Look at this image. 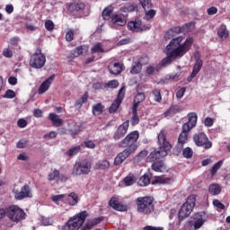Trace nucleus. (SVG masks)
Instances as JSON below:
<instances>
[{"label": "nucleus", "instance_id": "53", "mask_svg": "<svg viewBox=\"0 0 230 230\" xmlns=\"http://www.w3.org/2000/svg\"><path fill=\"white\" fill-rule=\"evenodd\" d=\"M145 17H146V21H150L151 19H154V17H155V10L150 9L149 11H147L146 13Z\"/></svg>", "mask_w": 230, "mask_h": 230}, {"label": "nucleus", "instance_id": "48", "mask_svg": "<svg viewBox=\"0 0 230 230\" xmlns=\"http://www.w3.org/2000/svg\"><path fill=\"white\" fill-rule=\"evenodd\" d=\"M105 50H103V48H102V43H97L95 44L92 49H91V53H104Z\"/></svg>", "mask_w": 230, "mask_h": 230}, {"label": "nucleus", "instance_id": "10", "mask_svg": "<svg viewBox=\"0 0 230 230\" xmlns=\"http://www.w3.org/2000/svg\"><path fill=\"white\" fill-rule=\"evenodd\" d=\"M189 137L190 129L188 128V126H184V128H181V132L178 137V141L174 148L175 155H181V154H182V148H184V145L188 143Z\"/></svg>", "mask_w": 230, "mask_h": 230}, {"label": "nucleus", "instance_id": "25", "mask_svg": "<svg viewBox=\"0 0 230 230\" xmlns=\"http://www.w3.org/2000/svg\"><path fill=\"white\" fill-rule=\"evenodd\" d=\"M151 168L154 172L163 173V172L166 170V165L164 164V161L158 160L156 162H153Z\"/></svg>", "mask_w": 230, "mask_h": 230}, {"label": "nucleus", "instance_id": "3", "mask_svg": "<svg viewBox=\"0 0 230 230\" xmlns=\"http://www.w3.org/2000/svg\"><path fill=\"white\" fill-rule=\"evenodd\" d=\"M196 202L197 196H195V194H191L188 197L186 202L181 205L178 212V221L176 222V226L178 227L181 226L182 220H186V218L191 215Z\"/></svg>", "mask_w": 230, "mask_h": 230}, {"label": "nucleus", "instance_id": "14", "mask_svg": "<svg viewBox=\"0 0 230 230\" xmlns=\"http://www.w3.org/2000/svg\"><path fill=\"white\" fill-rule=\"evenodd\" d=\"M128 127H130V120L127 119L120 124L113 134V139L119 141V139L125 137L127 132H128Z\"/></svg>", "mask_w": 230, "mask_h": 230}, {"label": "nucleus", "instance_id": "49", "mask_svg": "<svg viewBox=\"0 0 230 230\" xmlns=\"http://www.w3.org/2000/svg\"><path fill=\"white\" fill-rule=\"evenodd\" d=\"M102 222H103V217H95L93 219L88 220V224H90V226H92V227L98 226V224H102Z\"/></svg>", "mask_w": 230, "mask_h": 230}, {"label": "nucleus", "instance_id": "39", "mask_svg": "<svg viewBox=\"0 0 230 230\" xmlns=\"http://www.w3.org/2000/svg\"><path fill=\"white\" fill-rule=\"evenodd\" d=\"M137 8V4H128L125 6L120 7V12H123V13H128L129 12H136Z\"/></svg>", "mask_w": 230, "mask_h": 230}, {"label": "nucleus", "instance_id": "15", "mask_svg": "<svg viewBox=\"0 0 230 230\" xmlns=\"http://www.w3.org/2000/svg\"><path fill=\"white\" fill-rule=\"evenodd\" d=\"M206 223V212H197L193 216V227L195 230L200 229Z\"/></svg>", "mask_w": 230, "mask_h": 230}, {"label": "nucleus", "instance_id": "13", "mask_svg": "<svg viewBox=\"0 0 230 230\" xmlns=\"http://www.w3.org/2000/svg\"><path fill=\"white\" fill-rule=\"evenodd\" d=\"M124 98H125V86H122L119 91L117 98L113 101V102L109 108L110 114H114L115 112H118V110L119 109V105H121V102H123Z\"/></svg>", "mask_w": 230, "mask_h": 230}, {"label": "nucleus", "instance_id": "45", "mask_svg": "<svg viewBox=\"0 0 230 230\" xmlns=\"http://www.w3.org/2000/svg\"><path fill=\"white\" fill-rule=\"evenodd\" d=\"M60 177V171L55 169L52 172H49L48 175V180L49 181H55V179H58Z\"/></svg>", "mask_w": 230, "mask_h": 230}, {"label": "nucleus", "instance_id": "60", "mask_svg": "<svg viewBox=\"0 0 230 230\" xmlns=\"http://www.w3.org/2000/svg\"><path fill=\"white\" fill-rule=\"evenodd\" d=\"M148 155V152L146 150H143L137 155V161H143Z\"/></svg>", "mask_w": 230, "mask_h": 230}, {"label": "nucleus", "instance_id": "61", "mask_svg": "<svg viewBox=\"0 0 230 230\" xmlns=\"http://www.w3.org/2000/svg\"><path fill=\"white\" fill-rule=\"evenodd\" d=\"M63 199H66V194H59V195H55L52 197V201L53 202H60V200H63Z\"/></svg>", "mask_w": 230, "mask_h": 230}, {"label": "nucleus", "instance_id": "63", "mask_svg": "<svg viewBox=\"0 0 230 230\" xmlns=\"http://www.w3.org/2000/svg\"><path fill=\"white\" fill-rule=\"evenodd\" d=\"M205 127H211L212 125H214L215 120L213 119H211L210 117H207L205 119Z\"/></svg>", "mask_w": 230, "mask_h": 230}, {"label": "nucleus", "instance_id": "16", "mask_svg": "<svg viewBox=\"0 0 230 230\" xmlns=\"http://www.w3.org/2000/svg\"><path fill=\"white\" fill-rule=\"evenodd\" d=\"M109 206L112 208V209H115V211H128V206L119 203V199L116 197L111 198Z\"/></svg>", "mask_w": 230, "mask_h": 230}, {"label": "nucleus", "instance_id": "19", "mask_svg": "<svg viewBox=\"0 0 230 230\" xmlns=\"http://www.w3.org/2000/svg\"><path fill=\"white\" fill-rule=\"evenodd\" d=\"M53 80H55V75H50L48 79L43 81L39 87L38 93L44 94V93H46V91L51 87V83Z\"/></svg>", "mask_w": 230, "mask_h": 230}, {"label": "nucleus", "instance_id": "33", "mask_svg": "<svg viewBox=\"0 0 230 230\" xmlns=\"http://www.w3.org/2000/svg\"><path fill=\"white\" fill-rule=\"evenodd\" d=\"M150 182H151L150 176L148 175V173H145L138 180V186H140L141 188H145L148 186Z\"/></svg>", "mask_w": 230, "mask_h": 230}, {"label": "nucleus", "instance_id": "18", "mask_svg": "<svg viewBox=\"0 0 230 230\" xmlns=\"http://www.w3.org/2000/svg\"><path fill=\"white\" fill-rule=\"evenodd\" d=\"M108 69L111 73V75H120V73L123 72V64L119 62H111L110 63Z\"/></svg>", "mask_w": 230, "mask_h": 230}, {"label": "nucleus", "instance_id": "58", "mask_svg": "<svg viewBox=\"0 0 230 230\" xmlns=\"http://www.w3.org/2000/svg\"><path fill=\"white\" fill-rule=\"evenodd\" d=\"M175 32H173L172 29L168 30L165 34H164V39L166 40H170V39H172V37H175Z\"/></svg>", "mask_w": 230, "mask_h": 230}, {"label": "nucleus", "instance_id": "20", "mask_svg": "<svg viewBox=\"0 0 230 230\" xmlns=\"http://www.w3.org/2000/svg\"><path fill=\"white\" fill-rule=\"evenodd\" d=\"M173 177H165L164 175L156 176L151 181L152 184H173Z\"/></svg>", "mask_w": 230, "mask_h": 230}, {"label": "nucleus", "instance_id": "59", "mask_svg": "<svg viewBox=\"0 0 230 230\" xmlns=\"http://www.w3.org/2000/svg\"><path fill=\"white\" fill-rule=\"evenodd\" d=\"M17 126H18L20 128H26V127H28V121H26V119H20L17 121Z\"/></svg>", "mask_w": 230, "mask_h": 230}, {"label": "nucleus", "instance_id": "44", "mask_svg": "<svg viewBox=\"0 0 230 230\" xmlns=\"http://www.w3.org/2000/svg\"><path fill=\"white\" fill-rule=\"evenodd\" d=\"M202 66H204V62L202 60L195 61L192 72L196 73V75H199V73H200V69H202Z\"/></svg>", "mask_w": 230, "mask_h": 230}, {"label": "nucleus", "instance_id": "37", "mask_svg": "<svg viewBox=\"0 0 230 230\" xmlns=\"http://www.w3.org/2000/svg\"><path fill=\"white\" fill-rule=\"evenodd\" d=\"M123 182L125 186H132V184L136 183V176H134L132 173H129L123 179Z\"/></svg>", "mask_w": 230, "mask_h": 230}, {"label": "nucleus", "instance_id": "1", "mask_svg": "<svg viewBox=\"0 0 230 230\" xmlns=\"http://www.w3.org/2000/svg\"><path fill=\"white\" fill-rule=\"evenodd\" d=\"M182 36L173 38L170 43L165 47L164 53L166 58H164L160 61V66L162 67H166V66H170L172 62L177 60V58H182L184 55L191 49L193 46V38L188 37L183 43Z\"/></svg>", "mask_w": 230, "mask_h": 230}, {"label": "nucleus", "instance_id": "34", "mask_svg": "<svg viewBox=\"0 0 230 230\" xmlns=\"http://www.w3.org/2000/svg\"><path fill=\"white\" fill-rule=\"evenodd\" d=\"M87 100H89V92H85L83 96L75 102V106L77 109H82V105H84V103H87Z\"/></svg>", "mask_w": 230, "mask_h": 230}, {"label": "nucleus", "instance_id": "28", "mask_svg": "<svg viewBox=\"0 0 230 230\" xmlns=\"http://www.w3.org/2000/svg\"><path fill=\"white\" fill-rule=\"evenodd\" d=\"M217 36L220 39H227L229 37V31L227 30V26L222 23L219 28L217 29Z\"/></svg>", "mask_w": 230, "mask_h": 230}, {"label": "nucleus", "instance_id": "50", "mask_svg": "<svg viewBox=\"0 0 230 230\" xmlns=\"http://www.w3.org/2000/svg\"><path fill=\"white\" fill-rule=\"evenodd\" d=\"M66 40L67 42H73L75 40V31L73 29L68 30L66 33Z\"/></svg>", "mask_w": 230, "mask_h": 230}, {"label": "nucleus", "instance_id": "38", "mask_svg": "<svg viewBox=\"0 0 230 230\" xmlns=\"http://www.w3.org/2000/svg\"><path fill=\"white\" fill-rule=\"evenodd\" d=\"M151 93L154 96L155 102H156L157 103H161L163 102V96L161 95V90L155 88L154 90H152Z\"/></svg>", "mask_w": 230, "mask_h": 230}, {"label": "nucleus", "instance_id": "64", "mask_svg": "<svg viewBox=\"0 0 230 230\" xmlns=\"http://www.w3.org/2000/svg\"><path fill=\"white\" fill-rule=\"evenodd\" d=\"M144 230H164L163 226H146Z\"/></svg>", "mask_w": 230, "mask_h": 230}, {"label": "nucleus", "instance_id": "54", "mask_svg": "<svg viewBox=\"0 0 230 230\" xmlns=\"http://www.w3.org/2000/svg\"><path fill=\"white\" fill-rule=\"evenodd\" d=\"M3 55L5 57V58H12V57H13V51H12V49L9 48H5L3 50Z\"/></svg>", "mask_w": 230, "mask_h": 230}, {"label": "nucleus", "instance_id": "26", "mask_svg": "<svg viewBox=\"0 0 230 230\" xmlns=\"http://www.w3.org/2000/svg\"><path fill=\"white\" fill-rule=\"evenodd\" d=\"M68 10L70 12H83V10H85V4L82 2H74L69 4Z\"/></svg>", "mask_w": 230, "mask_h": 230}, {"label": "nucleus", "instance_id": "51", "mask_svg": "<svg viewBox=\"0 0 230 230\" xmlns=\"http://www.w3.org/2000/svg\"><path fill=\"white\" fill-rule=\"evenodd\" d=\"M45 28L48 31H53L55 30V23L51 20H46Z\"/></svg>", "mask_w": 230, "mask_h": 230}, {"label": "nucleus", "instance_id": "46", "mask_svg": "<svg viewBox=\"0 0 230 230\" xmlns=\"http://www.w3.org/2000/svg\"><path fill=\"white\" fill-rule=\"evenodd\" d=\"M145 11L152 8V0H138Z\"/></svg>", "mask_w": 230, "mask_h": 230}, {"label": "nucleus", "instance_id": "5", "mask_svg": "<svg viewBox=\"0 0 230 230\" xmlns=\"http://www.w3.org/2000/svg\"><path fill=\"white\" fill-rule=\"evenodd\" d=\"M154 197L146 196L138 197L136 199L137 211L142 213V215H150L154 213L155 206L154 205Z\"/></svg>", "mask_w": 230, "mask_h": 230}, {"label": "nucleus", "instance_id": "23", "mask_svg": "<svg viewBox=\"0 0 230 230\" xmlns=\"http://www.w3.org/2000/svg\"><path fill=\"white\" fill-rule=\"evenodd\" d=\"M197 119H199L197 113L189 114V120L182 125V128H184V127H188V129L190 132L191 128L197 125Z\"/></svg>", "mask_w": 230, "mask_h": 230}, {"label": "nucleus", "instance_id": "2", "mask_svg": "<svg viewBox=\"0 0 230 230\" xmlns=\"http://www.w3.org/2000/svg\"><path fill=\"white\" fill-rule=\"evenodd\" d=\"M159 147L155 149L146 158V163H155L161 161L163 158L168 155V152L172 150V144L166 139V131L161 130L157 136Z\"/></svg>", "mask_w": 230, "mask_h": 230}, {"label": "nucleus", "instance_id": "12", "mask_svg": "<svg viewBox=\"0 0 230 230\" xmlns=\"http://www.w3.org/2000/svg\"><path fill=\"white\" fill-rule=\"evenodd\" d=\"M13 192L14 193L15 200H24V199H31V197H33L30 185L28 184L22 186L20 191L14 189Z\"/></svg>", "mask_w": 230, "mask_h": 230}, {"label": "nucleus", "instance_id": "41", "mask_svg": "<svg viewBox=\"0 0 230 230\" xmlns=\"http://www.w3.org/2000/svg\"><path fill=\"white\" fill-rule=\"evenodd\" d=\"M143 69V64L141 62L136 63L135 66H132L130 73L131 75H139Z\"/></svg>", "mask_w": 230, "mask_h": 230}, {"label": "nucleus", "instance_id": "43", "mask_svg": "<svg viewBox=\"0 0 230 230\" xmlns=\"http://www.w3.org/2000/svg\"><path fill=\"white\" fill-rule=\"evenodd\" d=\"M222 164H224V160H220L217 163H216L210 170L211 175H215L217 172H218V170L222 168Z\"/></svg>", "mask_w": 230, "mask_h": 230}, {"label": "nucleus", "instance_id": "22", "mask_svg": "<svg viewBox=\"0 0 230 230\" xmlns=\"http://www.w3.org/2000/svg\"><path fill=\"white\" fill-rule=\"evenodd\" d=\"M112 24H117V26H125L127 24V18L123 13L114 14L111 16Z\"/></svg>", "mask_w": 230, "mask_h": 230}, {"label": "nucleus", "instance_id": "31", "mask_svg": "<svg viewBox=\"0 0 230 230\" xmlns=\"http://www.w3.org/2000/svg\"><path fill=\"white\" fill-rule=\"evenodd\" d=\"M80 199L78 198V194L75 192H71L67 195L66 201L69 204V206H76L78 204V201Z\"/></svg>", "mask_w": 230, "mask_h": 230}, {"label": "nucleus", "instance_id": "21", "mask_svg": "<svg viewBox=\"0 0 230 230\" xmlns=\"http://www.w3.org/2000/svg\"><path fill=\"white\" fill-rule=\"evenodd\" d=\"M182 109H181V106L177 104H172L169 107L167 111H164V118H172V116H175V114H179V112H181Z\"/></svg>", "mask_w": 230, "mask_h": 230}, {"label": "nucleus", "instance_id": "52", "mask_svg": "<svg viewBox=\"0 0 230 230\" xmlns=\"http://www.w3.org/2000/svg\"><path fill=\"white\" fill-rule=\"evenodd\" d=\"M105 85L106 87H111V89H116L119 85V83L118 80H111L109 81Z\"/></svg>", "mask_w": 230, "mask_h": 230}, {"label": "nucleus", "instance_id": "57", "mask_svg": "<svg viewBox=\"0 0 230 230\" xmlns=\"http://www.w3.org/2000/svg\"><path fill=\"white\" fill-rule=\"evenodd\" d=\"M136 103H141V102H145V93H138L135 97Z\"/></svg>", "mask_w": 230, "mask_h": 230}, {"label": "nucleus", "instance_id": "40", "mask_svg": "<svg viewBox=\"0 0 230 230\" xmlns=\"http://www.w3.org/2000/svg\"><path fill=\"white\" fill-rule=\"evenodd\" d=\"M103 109L104 107L99 102L93 107V114L94 116H100V114H103Z\"/></svg>", "mask_w": 230, "mask_h": 230}, {"label": "nucleus", "instance_id": "11", "mask_svg": "<svg viewBox=\"0 0 230 230\" xmlns=\"http://www.w3.org/2000/svg\"><path fill=\"white\" fill-rule=\"evenodd\" d=\"M193 141L196 146H203L205 150H209V148H212L213 146V142L209 141L208 135H206V133L204 132H199L194 134Z\"/></svg>", "mask_w": 230, "mask_h": 230}, {"label": "nucleus", "instance_id": "35", "mask_svg": "<svg viewBox=\"0 0 230 230\" xmlns=\"http://www.w3.org/2000/svg\"><path fill=\"white\" fill-rule=\"evenodd\" d=\"M113 12H114V8L106 7L102 13L103 21H111V19L112 20V17L111 16L112 15Z\"/></svg>", "mask_w": 230, "mask_h": 230}, {"label": "nucleus", "instance_id": "55", "mask_svg": "<svg viewBox=\"0 0 230 230\" xmlns=\"http://www.w3.org/2000/svg\"><path fill=\"white\" fill-rule=\"evenodd\" d=\"M78 58V54L76 53V50L74 49L70 54L66 57L68 62H73L75 58Z\"/></svg>", "mask_w": 230, "mask_h": 230}, {"label": "nucleus", "instance_id": "42", "mask_svg": "<svg viewBox=\"0 0 230 230\" xmlns=\"http://www.w3.org/2000/svg\"><path fill=\"white\" fill-rule=\"evenodd\" d=\"M181 152L185 159H191V157H193V149H191V147L182 148Z\"/></svg>", "mask_w": 230, "mask_h": 230}, {"label": "nucleus", "instance_id": "24", "mask_svg": "<svg viewBox=\"0 0 230 230\" xmlns=\"http://www.w3.org/2000/svg\"><path fill=\"white\" fill-rule=\"evenodd\" d=\"M141 20H135L128 22V29L130 30V31H135L136 33H139L141 31Z\"/></svg>", "mask_w": 230, "mask_h": 230}, {"label": "nucleus", "instance_id": "8", "mask_svg": "<svg viewBox=\"0 0 230 230\" xmlns=\"http://www.w3.org/2000/svg\"><path fill=\"white\" fill-rule=\"evenodd\" d=\"M93 164L87 160L76 162L72 170V175L78 177L80 175H89Z\"/></svg>", "mask_w": 230, "mask_h": 230}, {"label": "nucleus", "instance_id": "17", "mask_svg": "<svg viewBox=\"0 0 230 230\" xmlns=\"http://www.w3.org/2000/svg\"><path fill=\"white\" fill-rule=\"evenodd\" d=\"M132 155V153L124 149L122 152L119 153L114 159V165L119 166V164H123V162L128 157Z\"/></svg>", "mask_w": 230, "mask_h": 230}, {"label": "nucleus", "instance_id": "9", "mask_svg": "<svg viewBox=\"0 0 230 230\" xmlns=\"http://www.w3.org/2000/svg\"><path fill=\"white\" fill-rule=\"evenodd\" d=\"M46 64V56L42 54V49L38 48L31 56L30 66L34 69H42Z\"/></svg>", "mask_w": 230, "mask_h": 230}, {"label": "nucleus", "instance_id": "36", "mask_svg": "<svg viewBox=\"0 0 230 230\" xmlns=\"http://www.w3.org/2000/svg\"><path fill=\"white\" fill-rule=\"evenodd\" d=\"M191 26V22L185 23L184 25L172 27V30L175 35H179V33H183V31H186V28H190Z\"/></svg>", "mask_w": 230, "mask_h": 230}, {"label": "nucleus", "instance_id": "62", "mask_svg": "<svg viewBox=\"0 0 230 230\" xmlns=\"http://www.w3.org/2000/svg\"><path fill=\"white\" fill-rule=\"evenodd\" d=\"M4 98H15V92H13V90H7L4 95Z\"/></svg>", "mask_w": 230, "mask_h": 230}, {"label": "nucleus", "instance_id": "29", "mask_svg": "<svg viewBox=\"0 0 230 230\" xmlns=\"http://www.w3.org/2000/svg\"><path fill=\"white\" fill-rule=\"evenodd\" d=\"M82 150V146H75L73 147H71L69 150H67L65 153V155H66V157H75V155H78V154H80V151Z\"/></svg>", "mask_w": 230, "mask_h": 230}, {"label": "nucleus", "instance_id": "47", "mask_svg": "<svg viewBox=\"0 0 230 230\" xmlns=\"http://www.w3.org/2000/svg\"><path fill=\"white\" fill-rule=\"evenodd\" d=\"M80 146H81V148L83 146H85L86 148H90L92 150H93V148H96V144H94V141H93V140H85Z\"/></svg>", "mask_w": 230, "mask_h": 230}, {"label": "nucleus", "instance_id": "4", "mask_svg": "<svg viewBox=\"0 0 230 230\" xmlns=\"http://www.w3.org/2000/svg\"><path fill=\"white\" fill-rule=\"evenodd\" d=\"M137 139H139V131L129 132L121 141L119 142V148H125L126 151L135 154L137 150Z\"/></svg>", "mask_w": 230, "mask_h": 230}, {"label": "nucleus", "instance_id": "6", "mask_svg": "<svg viewBox=\"0 0 230 230\" xmlns=\"http://www.w3.org/2000/svg\"><path fill=\"white\" fill-rule=\"evenodd\" d=\"M86 218L87 211H82L79 215L70 217L63 226L62 230H79L84 226Z\"/></svg>", "mask_w": 230, "mask_h": 230}, {"label": "nucleus", "instance_id": "7", "mask_svg": "<svg viewBox=\"0 0 230 230\" xmlns=\"http://www.w3.org/2000/svg\"><path fill=\"white\" fill-rule=\"evenodd\" d=\"M7 217L11 222L19 223L26 218V212L17 205H11L7 207Z\"/></svg>", "mask_w": 230, "mask_h": 230}, {"label": "nucleus", "instance_id": "32", "mask_svg": "<svg viewBox=\"0 0 230 230\" xmlns=\"http://www.w3.org/2000/svg\"><path fill=\"white\" fill-rule=\"evenodd\" d=\"M221 191H222V188L217 183H212L208 187V193H210V195H213V196L220 195Z\"/></svg>", "mask_w": 230, "mask_h": 230}, {"label": "nucleus", "instance_id": "56", "mask_svg": "<svg viewBox=\"0 0 230 230\" xmlns=\"http://www.w3.org/2000/svg\"><path fill=\"white\" fill-rule=\"evenodd\" d=\"M130 122L132 127H136V125H139V117L137 116V114H132Z\"/></svg>", "mask_w": 230, "mask_h": 230}, {"label": "nucleus", "instance_id": "27", "mask_svg": "<svg viewBox=\"0 0 230 230\" xmlns=\"http://www.w3.org/2000/svg\"><path fill=\"white\" fill-rule=\"evenodd\" d=\"M109 168H111V162L105 159L100 160L93 166V170H109Z\"/></svg>", "mask_w": 230, "mask_h": 230}, {"label": "nucleus", "instance_id": "30", "mask_svg": "<svg viewBox=\"0 0 230 230\" xmlns=\"http://www.w3.org/2000/svg\"><path fill=\"white\" fill-rule=\"evenodd\" d=\"M49 119L51 120V123L54 127H60L62 123H64V120L62 119L58 118V115L56 113H49Z\"/></svg>", "mask_w": 230, "mask_h": 230}]
</instances>
